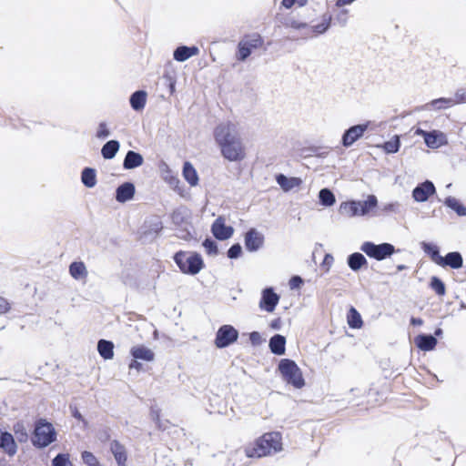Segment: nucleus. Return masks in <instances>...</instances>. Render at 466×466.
I'll use <instances>...</instances> for the list:
<instances>
[{"label":"nucleus","mask_w":466,"mask_h":466,"mask_svg":"<svg viewBox=\"0 0 466 466\" xmlns=\"http://www.w3.org/2000/svg\"><path fill=\"white\" fill-rule=\"evenodd\" d=\"M213 138L221 157L231 163H240L247 157L246 146L235 123L221 121L213 129Z\"/></svg>","instance_id":"1"},{"label":"nucleus","mask_w":466,"mask_h":466,"mask_svg":"<svg viewBox=\"0 0 466 466\" xmlns=\"http://www.w3.org/2000/svg\"><path fill=\"white\" fill-rule=\"evenodd\" d=\"M283 450L282 435L279 431H268L255 440L253 445L246 447L248 458H262Z\"/></svg>","instance_id":"2"},{"label":"nucleus","mask_w":466,"mask_h":466,"mask_svg":"<svg viewBox=\"0 0 466 466\" xmlns=\"http://www.w3.org/2000/svg\"><path fill=\"white\" fill-rule=\"evenodd\" d=\"M379 208L378 198L374 194L367 196L366 199H347L339 207V213L347 218L365 217Z\"/></svg>","instance_id":"3"},{"label":"nucleus","mask_w":466,"mask_h":466,"mask_svg":"<svg viewBox=\"0 0 466 466\" xmlns=\"http://www.w3.org/2000/svg\"><path fill=\"white\" fill-rule=\"evenodd\" d=\"M57 440V431L52 422L46 418H38L35 421L34 430L30 434V441L37 450H44Z\"/></svg>","instance_id":"4"},{"label":"nucleus","mask_w":466,"mask_h":466,"mask_svg":"<svg viewBox=\"0 0 466 466\" xmlns=\"http://www.w3.org/2000/svg\"><path fill=\"white\" fill-rule=\"evenodd\" d=\"M172 259L180 272L188 276L198 275L206 266L202 255L198 251L177 250Z\"/></svg>","instance_id":"5"},{"label":"nucleus","mask_w":466,"mask_h":466,"mask_svg":"<svg viewBox=\"0 0 466 466\" xmlns=\"http://www.w3.org/2000/svg\"><path fill=\"white\" fill-rule=\"evenodd\" d=\"M277 371L282 380L294 389L300 390L306 385L303 372L294 360L281 359L279 361Z\"/></svg>","instance_id":"6"},{"label":"nucleus","mask_w":466,"mask_h":466,"mask_svg":"<svg viewBox=\"0 0 466 466\" xmlns=\"http://www.w3.org/2000/svg\"><path fill=\"white\" fill-rule=\"evenodd\" d=\"M360 249L367 257L377 261H383L387 258H390L394 254L400 252V249L397 248L391 243L381 242L376 244L370 240L364 241L360 245Z\"/></svg>","instance_id":"7"},{"label":"nucleus","mask_w":466,"mask_h":466,"mask_svg":"<svg viewBox=\"0 0 466 466\" xmlns=\"http://www.w3.org/2000/svg\"><path fill=\"white\" fill-rule=\"evenodd\" d=\"M264 38L258 33L246 34L238 43L235 51V59L243 63L252 55L253 51L260 48Z\"/></svg>","instance_id":"8"},{"label":"nucleus","mask_w":466,"mask_h":466,"mask_svg":"<svg viewBox=\"0 0 466 466\" xmlns=\"http://www.w3.org/2000/svg\"><path fill=\"white\" fill-rule=\"evenodd\" d=\"M129 353L132 357L128 364L129 370L140 371L143 369L142 361L152 362L155 360V352L144 344L133 346Z\"/></svg>","instance_id":"9"},{"label":"nucleus","mask_w":466,"mask_h":466,"mask_svg":"<svg viewBox=\"0 0 466 466\" xmlns=\"http://www.w3.org/2000/svg\"><path fill=\"white\" fill-rule=\"evenodd\" d=\"M239 332L233 325L224 324L218 329L214 344L217 349H226L237 342Z\"/></svg>","instance_id":"10"},{"label":"nucleus","mask_w":466,"mask_h":466,"mask_svg":"<svg viewBox=\"0 0 466 466\" xmlns=\"http://www.w3.org/2000/svg\"><path fill=\"white\" fill-rule=\"evenodd\" d=\"M369 127L370 121H366L346 128L341 135L340 145L345 148L352 147L357 141L364 137Z\"/></svg>","instance_id":"11"},{"label":"nucleus","mask_w":466,"mask_h":466,"mask_svg":"<svg viewBox=\"0 0 466 466\" xmlns=\"http://www.w3.org/2000/svg\"><path fill=\"white\" fill-rule=\"evenodd\" d=\"M437 194L434 183L430 179L420 182L411 191V198L417 203H424Z\"/></svg>","instance_id":"12"},{"label":"nucleus","mask_w":466,"mask_h":466,"mask_svg":"<svg viewBox=\"0 0 466 466\" xmlns=\"http://www.w3.org/2000/svg\"><path fill=\"white\" fill-rule=\"evenodd\" d=\"M265 236L256 228H249L244 235V246L247 251L254 253L263 248Z\"/></svg>","instance_id":"13"},{"label":"nucleus","mask_w":466,"mask_h":466,"mask_svg":"<svg viewBox=\"0 0 466 466\" xmlns=\"http://www.w3.org/2000/svg\"><path fill=\"white\" fill-rule=\"evenodd\" d=\"M280 299V296L276 293L273 287H266L261 291L258 307L261 310L271 313L276 309Z\"/></svg>","instance_id":"14"},{"label":"nucleus","mask_w":466,"mask_h":466,"mask_svg":"<svg viewBox=\"0 0 466 466\" xmlns=\"http://www.w3.org/2000/svg\"><path fill=\"white\" fill-rule=\"evenodd\" d=\"M211 233L216 240L225 241L229 239L234 234V228L230 225H226V219L219 216L211 225Z\"/></svg>","instance_id":"15"},{"label":"nucleus","mask_w":466,"mask_h":466,"mask_svg":"<svg viewBox=\"0 0 466 466\" xmlns=\"http://www.w3.org/2000/svg\"><path fill=\"white\" fill-rule=\"evenodd\" d=\"M0 450L8 457H14L18 450L15 436L6 430L0 428Z\"/></svg>","instance_id":"16"},{"label":"nucleus","mask_w":466,"mask_h":466,"mask_svg":"<svg viewBox=\"0 0 466 466\" xmlns=\"http://www.w3.org/2000/svg\"><path fill=\"white\" fill-rule=\"evenodd\" d=\"M135 194V184L132 181H126L116 188L114 197L116 202L124 204L132 200Z\"/></svg>","instance_id":"17"},{"label":"nucleus","mask_w":466,"mask_h":466,"mask_svg":"<svg viewBox=\"0 0 466 466\" xmlns=\"http://www.w3.org/2000/svg\"><path fill=\"white\" fill-rule=\"evenodd\" d=\"M163 223L158 218H151L145 222L142 238L145 240H154L163 230Z\"/></svg>","instance_id":"18"},{"label":"nucleus","mask_w":466,"mask_h":466,"mask_svg":"<svg viewBox=\"0 0 466 466\" xmlns=\"http://www.w3.org/2000/svg\"><path fill=\"white\" fill-rule=\"evenodd\" d=\"M170 218L176 228L182 227L187 223H192V213L188 208L181 205L172 211L170 214Z\"/></svg>","instance_id":"19"},{"label":"nucleus","mask_w":466,"mask_h":466,"mask_svg":"<svg viewBox=\"0 0 466 466\" xmlns=\"http://www.w3.org/2000/svg\"><path fill=\"white\" fill-rule=\"evenodd\" d=\"M199 54L198 46H186V45H178L173 51V59L177 62L183 63L192 56H198Z\"/></svg>","instance_id":"20"},{"label":"nucleus","mask_w":466,"mask_h":466,"mask_svg":"<svg viewBox=\"0 0 466 466\" xmlns=\"http://www.w3.org/2000/svg\"><path fill=\"white\" fill-rule=\"evenodd\" d=\"M425 145L431 149H437L448 144L447 136L441 130L432 129L426 134Z\"/></svg>","instance_id":"21"},{"label":"nucleus","mask_w":466,"mask_h":466,"mask_svg":"<svg viewBox=\"0 0 466 466\" xmlns=\"http://www.w3.org/2000/svg\"><path fill=\"white\" fill-rule=\"evenodd\" d=\"M415 346L422 351H431L435 350L438 340L431 333H420L414 339Z\"/></svg>","instance_id":"22"},{"label":"nucleus","mask_w":466,"mask_h":466,"mask_svg":"<svg viewBox=\"0 0 466 466\" xmlns=\"http://www.w3.org/2000/svg\"><path fill=\"white\" fill-rule=\"evenodd\" d=\"M277 184L284 192H289L302 184V180L298 177H288L285 174L278 173L275 175Z\"/></svg>","instance_id":"23"},{"label":"nucleus","mask_w":466,"mask_h":466,"mask_svg":"<svg viewBox=\"0 0 466 466\" xmlns=\"http://www.w3.org/2000/svg\"><path fill=\"white\" fill-rule=\"evenodd\" d=\"M420 248L431 260L439 266L442 256L441 255V248L432 241H420Z\"/></svg>","instance_id":"24"},{"label":"nucleus","mask_w":466,"mask_h":466,"mask_svg":"<svg viewBox=\"0 0 466 466\" xmlns=\"http://www.w3.org/2000/svg\"><path fill=\"white\" fill-rule=\"evenodd\" d=\"M287 339L284 335L276 333L270 337L268 340V349L270 352L276 356H283L286 354Z\"/></svg>","instance_id":"25"},{"label":"nucleus","mask_w":466,"mask_h":466,"mask_svg":"<svg viewBox=\"0 0 466 466\" xmlns=\"http://www.w3.org/2000/svg\"><path fill=\"white\" fill-rule=\"evenodd\" d=\"M441 268L450 267L452 269H459L463 266V258L459 251H450L441 258L439 264Z\"/></svg>","instance_id":"26"},{"label":"nucleus","mask_w":466,"mask_h":466,"mask_svg":"<svg viewBox=\"0 0 466 466\" xmlns=\"http://www.w3.org/2000/svg\"><path fill=\"white\" fill-rule=\"evenodd\" d=\"M368 264V259L362 251L353 252L347 257V265L353 272H358L361 268H367Z\"/></svg>","instance_id":"27"},{"label":"nucleus","mask_w":466,"mask_h":466,"mask_svg":"<svg viewBox=\"0 0 466 466\" xmlns=\"http://www.w3.org/2000/svg\"><path fill=\"white\" fill-rule=\"evenodd\" d=\"M110 451L112 452L117 466H127V449L119 441L113 440L110 442Z\"/></svg>","instance_id":"28"},{"label":"nucleus","mask_w":466,"mask_h":466,"mask_svg":"<svg viewBox=\"0 0 466 466\" xmlns=\"http://www.w3.org/2000/svg\"><path fill=\"white\" fill-rule=\"evenodd\" d=\"M147 100V92L144 89H138L133 92L129 96L131 108L136 112L144 110Z\"/></svg>","instance_id":"29"},{"label":"nucleus","mask_w":466,"mask_h":466,"mask_svg":"<svg viewBox=\"0 0 466 466\" xmlns=\"http://www.w3.org/2000/svg\"><path fill=\"white\" fill-rule=\"evenodd\" d=\"M144 163L143 156L135 150H128L123 160V168L125 170H132L139 167Z\"/></svg>","instance_id":"30"},{"label":"nucleus","mask_w":466,"mask_h":466,"mask_svg":"<svg viewBox=\"0 0 466 466\" xmlns=\"http://www.w3.org/2000/svg\"><path fill=\"white\" fill-rule=\"evenodd\" d=\"M439 202H442L443 205L456 213L459 217L466 216V206L457 198L453 196H448L443 200L437 198Z\"/></svg>","instance_id":"31"},{"label":"nucleus","mask_w":466,"mask_h":466,"mask_svg":"<svg viewBox=\"0 0 466 466\" xmlns=\"http://www.w3.org/2000/svg\"><path fill=\"white\" fill-rule=\"evenodd\" d=\"M182 175L190 187L198 185L199 177L198 171L190 161L187 160L183 163Z\"/></svg>","instance_id":"32"},{"label":"nucleus","mask_w":466,"mask_h":466,"mask_svg":"<svg viewBox=\"0 0 466 466\" xmlns=\"http://www.w3.org/2000/svg\"><path fill=\"white\" fill-rule=\"evenodd\" d=\"M331 22L332 15L329 13H325L320 23L311 26L309 25L308 29L314 36L324 35L330 28Z\"/></svg>","instance_id":"33"},{"label":"nucleus","mask_w":466,"mask_h":466,"mask_svg":"<svg viewBox=\"0 0 466 466\" xmlns=\"http://www.w3.org/2000/svg\"><path fill=\"white\" fill-rule=\"evenodd\" d=\"M114 342L106 339L97 341V351L104 360H110L114 358Z\"/></svg>","instance_id":"34"},{"label":"nucleus","mask_w":466,"mask_h":466,"mask_svg":"<svg viewBox=\"0 0 466 466\" xmlns=\"http://www.w3.org/2000/svg\"><path fill=\"white\" fill-rule=\"evenodd\" d=\"M120 148V142L116 139L106 141L101 147V156L106 160L113 159Z\"/></svg>","instance_id":"35"},{"label":"nucleus","mask_w":466,"mask_h":466,"mask_svg":"<svg viewBox=\"0 0 466 466\" xmlns=\"http://www.w3.org/2000/svg\"><path fill=\"white\" fill-rule=\"evenodd\" d=\"M81 182L87 188L95 187L97 183L96 168L85 167L81 171Z\"/></svg>","instance_id":"36"},{"label":"nucleus","mask_w":466,"mask_h":466,"mask_svg":"<svg viewBox=\"0 0 466 466\" xmlns=\"http://www.w3.org/2000/svg\"><path fill=\"white\" fill-rule=\"evenodd\" d=\"M319 204L324 208H330L336 203V197L329 187H323L318 194Z\"/></svg>","instance_id":"37"},{"label":"nucleus","mask_w":466,"mask_h":466,"mask_svg":"<svg viewBox=\"0 0 466 466\" xmlns=\"http://www.w3.org/2000/svg\"><path fill=\"white\" fill-rule=\"evenodd\" d=\"M400 136L394 135L390 140L384 141L381 144L380 148L386 155H392L400 151Z\"/></svg>","instance_id":"38"},{"label":"nucleus","mask_w":466,"mask_h":466,"mask_svg":"<svg viewBox=\"0 0 466 466\" xmlns=\"http://www.w3.org/2000/svg\"><path fill=\"white\" fill-rule=\"evenodd\" d=\"M69 274L74 279L80 280L87 276V269L83 261H73L69 265Z\"/></svg>","instance_id":"39"},{"label":"nucleus","mask_w":466,"mask_h":466,"mask_svg":"<svg viewBox=\"0 0 466 466\" xmlns=\"http://www.w3.org/2000/svg\"><path fill=\"white\" fill-rule=\"evenodd\" d=\"M347 322L350 329H360L363 325V320L360 312L354 308L350 307L347 312Z\"/></svg>","instance_id":"40"},{"label":"nucleus","mask_w":466,"mask_h":466,"mask_svg":"<svg viewBox=\"0 0 466 466\" xmlns=\"http://www.w3.org/2000/svg\"><path fill=\"white\" fill-rule=\"evenodd\" d=\"M429 288L434 291L439 297L446 294V285L444 281L438 276H431L429 280Z\"/></svg>","instance_id":"41"},{"label":"nucleus","mask_w":466,"mask_h":466,"mask_svg":"<svg viewBox=\"0 0 466 466\" xmlns=\"http://www.w3.org/2000/svg\"><path fill=\"white\" fill-rule=\"evenodd\" d=\"M13 431L18 442L25 443L30 439L23 420H18L13 425Z\"/></svg>","instance_id":"42"},{"label":"nucleus","mask_w":466,"mask_h":466,"mask_svg":"<svg viewBox=\"0 0 466 466\" xmlns=\"http://www.w3.org/2000/svg\"><path fill=\"white\" fill-rule=\"evenodd\" d=\"M176 229L177 230V237L180 239H183L185 241H190L194 238L195 235V228L192 223H187V225H184L182 227H177Z\"/></svg>","instance_id":"43"},{"label":"nucleus","mask_w":466,"mask_h":466,"mask_svg":"<svg viewBox=\"0 0 466 466\" xmlns=\"http://www.w3.org/2000/svg\"><path fill=\"white\" fill-rule=\"evenodd\" d=\"M281 24L284 27L293 28L295 30L306 29L309 27V24L303 21L296 19L294 16L289 15L283 18Z\"/></svg>","instance_id":"44"},{"label":"nucleus","mask_w":466,"mask_h":466,"mask_svg":"<svg viewBox=\"0 0 466 466\" xmlns=\"http://www.w3.org/2000/svg\"><path fill=\"white\" fill-rule=\"evenodd\" d=\"M202 247L205 249V252L208 256H218L219 253L218 245L215 239H213L211 237H206L205 239L202 241Z\"/></svg>","instance_id":"45"},{"label":"nucleus","mask_w":466,"mask_h":466,"mask_svg":"<svg viewBox=\"0 0 466 466\" xmlns=\"http://www.w3.org/2000/svg\"><path fill=\"white\" fill-rule=\"evenodd\" d=\"M454 105V99L453 98H447V97H440L431 100L429 104L426 105V106H431V107L435 109H445Z\"/></svg>","instance_id":"46"},{"label":"nucleus","mask_w":466,"mask_h":466,"mask_svg":"<svg viewBox=\"0 0 466 466\" xmlns=\"http://www.w3.org/2000/svg\"><path fill=\"white\" fill-rule=\"evenodd\" d=\"M51 466H74L69 453L59 452L51 461Z\"/></svg>","instance_id":"47"},{"label":"nucleus","mask_w":466,"mask_h":466,"mask_svg":"<svg viewBox=\"0 0 466 466\" xmlns=\"http://www.w3.org/2000/svg\"><path fill=\"white\" fill-rule=\"evenodd\" d=\"M81 460L86 466H103L92 451H83Z\"/></svg>","instance_id":"48"},{"label":"nucleus","mask_w":466,"mask_h":466,"mask_svg":"<svg viewBox=\"0 0 466 466\" xmlns=\"http://www.w3.org/2000/svg\"><path fill=\"white\" fill-rule=\"evenodd\" d=\"M69 410L71 416L76 419L78 422L82 423L84 429H87L89 423L87 420L82 415L76 404H69Z\"/></svg>","instance_id":"49"},{"label":"nucleus","mask_w":466,"mask_h":466,"mask_svg":"<svg viewBox=\"0 0 466 466\" xmlns=\"http://www.w3.org/2000/svg\"><path fill=\"white\" fill-rule=\"evenodd\" d=\"M382 214L389 215L390 213L398 214L400 212V204L398 201L389 202L380 207Z\"/></svg>","instance_id":"50"},{"label":"nucleus","mask_w":466,"mask_h":466,"mask_svg":"<svg viewBox=\"0 0 466 466\" xmlns=\"http://www.w3.org/2000/svg\"><path fill=\"white\" fill-rule=\"evenodd\" d=\"M243 255V248L239 242L230 246L227 251V257L230 259H238Z\"/></svg>","instance_id":"51"},{"label":"nucleus","mask_w":466,"mask_h":466,"mask_svg":"<svg viewBox=\"0 0 466 466\" xmlns=\"http://www.w3.org/2000/svg\"><path fill=\"white\" fill-rule=\"evenodd\" d=\"M111 135V131L107 127L106 121H101L98 123L97 129L96 132V137L101 140L107 138Z\"/></svg>","instance_id":"52"},{"label":"nucleus","mask_w":466,"mask_h":466,"mask_svg":"<svg viewBox=\"0 0 466 466\" xmlns=\"http://www.w3.org/2000/svg\"><path fill=\"white\" fill-rule=\"evenodd\" d=\"M163 78L166 81V86L168 89L169 95L172 96L176 92L177 79L168 72H165Z\"/></svg>","instance_id":"53"},{"label":"nucleus","mask_w":466,"mask_h":466,"mask_svg":"<svg viewBox=\"0 0 466 466\" xmlns=\"http://www.w3.org/2000/svg\"><path fill=\"white\" fill-rule=\"evenodd\" d=\"M304 285V279L299 275H292L289 280V286L291 290H299Z\"/></svg>","instance_id":"54"},{"label":"nucleus","mask_w":466,"mask_h":466,"mask_svg":"<svg viewBox=\"0 0 466 466\" xmlns=\"http://www.w3.org/2000/svg\"><path fill=\"white\" fill-rule=\"evenodd\" d=\"M349 19V10L346 8H341L335 16V21L340 26H346Z\"/></svg>","instance_id":"55"},{"label":"nucleus","mask_w":466,"mask_h":466,"mask_svg":"<svg viewBox=\"0 0 466 466\" xmlns=\"http://www.w3.org/2000/svg\"><path fill=\"white\" fill-rule=\"evenodd\" d=\"M248 335L249 338V342L252 347L260 346L265 341V339L261 336L260 332L258 331L254 330L248 333Z\"/></svg>","instance_id":"56"},{"label":"nucleus","mask_w":466,"mask_h":466,"mask_svg":"<svg viewBox=\"0 0 466 466\" xmlns=\"http://www.w3.org/2000/svg\"><path fill=\"white\" fill-rule=\"evenodd\" d=\"M308 0H281L280 5L286 9H290L295 4L302 7L306 5Z\"/></svg>","instance_id":"57"},{"label":"nucleus","mask_w":466,"mask_h":466,"mask_svg":"<svg viewBox=\"0 0 466 466\" xmlns=\"http://www.w3.org/2000/svg\"><path fill=\"white\" fill-rule=\"evenodd\" d=\"M334 261V258L330 253H326L320 264V268L329 272Z\"/></svg>","instance_id":"58"},{"label":"nucleus","mask_w":466,"mask_h":466,"mask_svg":"<svg viewBox=\"0 0 466 466\" xmlns=\"http://www.w3.org/2000/svg\"><path fill=\"white\" fill-rule=\"evenodd\" d=\"M463 104L466 103V88H459L455 92V99L454 104Z\"/></svg>","instance_id":"59"},{"label":"nucleus","mask_w":466,"mask_h":466,"mask_svg":"<svg viewBox=\"0 0 466 466\" xmlns=\"http://www.w3.org/2000/svg\"><path fill=\"white\" fill-rule=\"evenodd\" d=\"M167 175L165 177V179L169 183L170 186H172L173 187H177L179 185L180 180L178 179L177 177L172 174L171 170L167 167Z\"/></svg>","instance_id":"60"},{"label":"nucleus","mask_w":466,"mask_h":466,"mask_svg":"<svg viewBox=\"0 0 466 466\" xmlns=\"http://www.w3.org/2000/svg\"><path fill=\"white\" fill-rule=\"evenodd\" d=\"M11 309V304L7 299L0 296V315L7 313Z\"/></svg>","instance_id":"61"},{"label":"nucleus","mask_w":466,"mask_h":466,"mask_svg":"<svg viewBox=\"0 0 466 466\" xmlns=\"http://www.w3.org/2000/svg\"><path fill=\"white\" fill-rule=\"evenodd\" d=\"M268 327L273 329V330H279L282 327V319L280 317H278L274 319H272L269 324H268Z\"/></svg>","instance_id":"62"},{"label":"nucleus","mask_w":466,"mask_h":466,"mask_svg":"<svg viewBox=\"0 0 466 466\" xmlns=\"http://www.w3.org/2000/svg\"><path fill=\"white\" fill-rule=\"evenodd\" d=\"M151 418L156 422V424L157 425V428L161 429L162 426H161V423H160V411L159 410H151Z\"/></svg>","instance_id":"63"},{"label":"nucleus","mask_w":466,"mask_h":466,"mask_svg":"<svg viewBox=\"0 0 466 466\" xmlns=\"http://www.w3.org/2000/svg\"><path fill=\"white\" fill-rule=\"evenodd\" d=\"M423 323H424L423 319L420 317L411 316L410 319V324L413 327H420V326L423 325Z\"/></svg>","instance_id":"64"}]
</instances>
